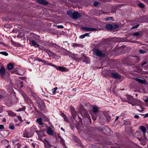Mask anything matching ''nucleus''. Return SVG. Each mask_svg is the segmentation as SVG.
<instances>
[{
    "mask_svg": "<svg viewBox=\"0 0 148 148\" xmlns=\"http://www.w3.org/2000/svg\"><path fill=\"white\" fill-rule=\"evenodd\" d=\"M122 100L123 101H127L129 103L131 104L133 106L135 105L136 99H134L132 96L127 97L126 98L122 99Z\"/></svg>",
    "mask_w": 148,
    "mask_h": 148,
    "instance_id": "obj_1",
    "label": "nucleus"
},
{
    "mask_svg": "<svg viewBox=\"0 0 148 148\" xmlns=\"http://www.w3.org/2000/svg\"><path fill=\"white\" fill-rule=\"evenodd\" d=\"M22 95L26 103L28 104L31 105L32 106H34V104L32 102V100L29 97L26 93L23 92L22 94Z\"/></svg>",
    "mask_w": 148,
    "mask_h": 148,
    "instance_id": "obj_2",
    "label": "nucleus"
},
{
    "mask_svg": "<svg viewBox=\"0 0 148 148\" xmlns=\"http://www.w3.org/2000/svg\"><path fill=\"white\" fill-rule=\"evenodd\" d=\"M93 52L97 56L100 57H103L105 56V54L102 53L101 51L97 49H95L94 50Z\"/></svg>",
    "mask_w": 148,
    "mask_h": 148,
    "instance_id": "obj_3",
    "label": "nucleus"
},
{
    "mask_svg": "<svg viewBox=\"0 0 148 148\" xmlns=\"http://www.w3.org/2000/svg\"><path fill=\"white\" fill-rule=\"evenodd\" d=\"M42 50H43L45 52L47 53L48 55L50 56H51L52 57H56L57 56V55L54 53L53 52L51 51V50L49 49H42Z\"/></svg>",
    "mask_w": 148,
    "mask_h": 148,
    "instance_id": "obj_4",
    "label": "nucleus"
},
{
    "mask_svg": "<svg viewBox=\"0 0 148 148\" xmlns=\"http://www.w3.org/2000/svg\"><path fill=\"white\" fill-rule=\"evenodd\" d=\"M39 109L40 110H42L43 108L45 107V104L42 100L40 99V102L38 105Z\"/></svg>",
    "mask_w": 148,
    "mask_h": 148,
    "instance_id": "obj_5",
    "label": "nucleus"
},
{
    "mask_svg": "<svg viewBox=\"0 0 148 148\" xmlns=\"http://www.w3.org/2000/svg\"><path fill=\"white\" fill-rule=\"evenodd\" d=\"M81 28L82 30L86 31H94L97 30V28L88 27H82Z\"/></svg>",
    "mask_w": 148,
    "mask_h": 148,
    "instance_id": "obj_6",
    "label": "nucleus"
},
{
    "mask_svg": "<svg viewBox=\"0 0 148 148\" xmlns=\"http://www.w3.org/2000/svg\"><path fill=\"white\" fill-rule=\"evenodd\" d=\"M5 73L4 68L3 66H1L0 69V75L2 78L5 79L4 76Z\"/></svg>",
    "mask_w": 148,
    "mask_h": 148,
    "instance_id": "obj_7",
    "label": "nucleus"
},
{
    "mask_svg": "<svg viewBox=\"0 0 148 148\" xmlns=\"http://www.w3.org/2000/svg\"><path fill=\"white\" fill-rule=\"evenodd\" d=\"M3 100L4 101L6 105L8 106H10L12 105V101L10 98H8L7 97H5Z\"/></svg>",
    "mask_w": 148,
    "mask_h": 148,
    "instance_id": "obj_8",
    "label": "nucleus"
},
{
    "mask_svg": "<svg viewBox=\"0 0 148 148\" xmlns=\"http://www.w3.org/2000/svg\"><path fill=\"white\" fill-rule=\"evenodd\" d=\"M54 67L57 70L61 71L62 72L66 71H67V69L64 66H58L55 65Z\"/></svg>",
    "mask_w": 148,
    "mask_h": 148,
    "instance_id": "obj_9",
    "label": "nucleus"
},
{
    "mask_svg": "<svg viewBox=\"0 0 148 148\" xmlns=\"http://www.w3.org/2000/svg\"><path fill=\"white\" fill-rule=\"evenodd\" d=\"M73 14L72 17L73 19H77L82 17L81 15L77 12H73Z\"/></svg>",
    "mask_w": 148,
    "mask_h": 148,
    "instance_id": "obj_10",
    "label": "nucleus"
},
{
    "mask_svg": "<svg viewBox=\"0 0 148 148\" xmlns=\"http://www.w3.org/2000/svg\"><path fill=\"white\" fill-rule=\"evenodd\" d=\"M134 79L142 84H145L147 83L146 81L144 79H141L137 78H135Z\"/></svg>",
    "mask_w": 148,
    "mask_h": 148,
    "instance_id": "obj_11",
    "label": "nucleus"
},
{
    "mask_svg": "<svg viewBox=\"0 0 148 148\" xmlns=\"http://www.w3.org/2000/svg\"><path fill=\"white\" fill-rule=\"evenodd\" d=\"M46 132L47 134L51 136L53 135L54 133L52 128L50 126L47 128Z\"/></svg>",
    "mask_w": 148,
    "mask_h": 148,
    "instance_id": "obj_12",
    "label": "nucleus"
},
{
    "mask_svg": "<svg viewBox=\"0 0 148 148\" xmlns=\"http://www.w3.org/2000/svg\"><path fill=\"white\" fill-rule=\"evenodd\" d=\"M29 44L31 45V46H33L35 47H39L40 46L39 44L34 40L31 41V42L29 43Z\"/></svg>",
    "mask_w": 148,
    "mask_h": 148,
    "instance_id": "obj_13",
    "label": "nucleus"
},
{
    "mask_svg": "<svg viewBox=\"0 0 148 148\" xmlns=\"http://www.w3.org/2000/svg\"><path fill=\"white\" fill-rule=\"evenodd\" d=\"M111 75L112 77L115 78L120 79L121 78V76L117 73H112Z\"/></svg>",
    "mask_w": 148,
    "mask_h": 148,
    "instance_id": "obj_14",
    "label": "nucleus"
},
{
    "mask_svg": "<svg viewBox=\"0 0 148 148\" xmlns=\"http://www.w3.org/2000/svg\"><path fill=\"white\" fill-rule=\"evenodd\" d=\"M38 3L46 5L49 4L48 2L45 0H36Z\"/></svg>",
    "mask_w": 148,
    "mask_h": 148,
    "instance_id": "obj_15",
    "label": "nucleus"
},
{
    "mask_svg": "<svg viewBox=\"0 0 148 148\" xmlns=\"http://www.w3.org/2000/svg\"><path fill=\"white\" fill-rule=\"evenodd\" d=\"M57 134L58 138L60 139V141L61 143L64 147H65L66 145L64 143V140L62 138L61 136L59 135L58 134Z\"/></svg>",
    "mask_w": 148,
    "mask_h": 148,
    "instance_id": "obj_16",
    "label": "nucleus"
},
{
    "mask_svg": "<svg viewBox=\"0 0 148 148\" xmlns=\"http://www.w3.org/2000/svg\"><path fill=\"white\" fill-rule=\"evenodd\" d=\"M83 62H85L86 64L88 63L89 59V58L88 57L86 56L85 54L83 55Z\"/></svg>",
    "mask_w": 148,
    "mask_h": 148,
    "instance_id": "obj_17",
    "label": "nucleus"
},
{
    "mask_svg": "<svg viewBox=\"0 0 148 148\" xmlns=\"http://www.w3.org/2000/svg\"><path fill=\"white\" fill-rule=\"evenodd\" d=\"M142 102L140 100L136 99L135 102V105H138L139 106L141 109H143V108L140 105H142Z\"/></svg>",
    "mask_w": 148,
    "mask_h": 148,
    "instance_id": "obj_18",
    "label": "nucleus"
},
{
    "mask_svg": "<svg viewBox=\"0 0 148 148\" xmlns=\"http://www.w3.org/2000/svg\"><path fill=\"white\" fill-rule=\"evenodd\" d=\"M75 141L76 142V143L77 144V145L81 147H82L83 145H82L79 139L78 138H77L75 139Z\"/></svg>",
    "mask_w": 148,
    "mask_h": 148,
    "instance_id": "obj_19",
    "label": "nucleus"
},
{
    "mask_svg": "<svg viewBox=\"0 0 148 148\" xmlns=\"http://www.w3.org/2000/svg\"><path fill=\"white\" fill-rule=\"evenodd\" d=\"M140 128L141 131L143 133V135L145 137V133L146 132V129L145 127L143 126H141L140 127Z\"/></svg>",
    "mask_w": 148,
    "mask_h": 148,
    "instance_id": "obj_20",
    "label": "nucleus"
},
{
    "mask_svg": "<svg viewBox=\"0 0 148 148\" xmlns=\"http://www.w3.org/2000/svg\"><path fill=\"white\" fill-rule=\"evenodd\" d=\"M44 63V64L45 65H50L51 66L53 67H54V66H55V65L53 64L52 63H49L48 62L45 61L44 60V62H43Z\"/></svg>",
    "mask_w": 148,
    "mask_h": 148,
    "instance_id": "obj_21",
    "label": "nucleus"
},
{
    "mask_svg": "<svg viewBox=\"0 0 148 148\" xmlns=\"http://www.w3.org/2000/svg\"><path fill=\"white\" fill-rule=\"evenodd\" d=\"M105 28L109 30H112V24H107L105 26Z\"/></svg>",
    "mask_w": 148,
    "mask_h": 148,
    "instance_id": "obj_22",
    "label": "nucleus"
},
{
    "mask_svg": "<svg viewBox=\"0 0 148 148\" xmlns=\"http://www.w3.org/2000/svg\"><path fill=\"white\" fill-rule=\"evenodd\" d=\"M32 136L29 132H27L24 133L23 134V137L26 138H29L31 137Z\"/></svg>",
    "mask_w": 148,
    "mask_h": 148,
    "instance_id": "obj_23",
    "label": "nucleus"
},
{
    "mask_svg": "<svg viewBox=\"0 0 148 148\" xmlns=\"http://www.w3.org/2000/svg\"><path fill=\"white\" fill-rule=\"evenodd\" d=\"M36 122L40 125H42L43 123L42 122V119L41 118H38L36 120Z\"/></svg>",
    "mask_w": 148,
    "mask_h": 148,
    "instance_id": "obj_24",
    "label": "nucleus"
},
{
    "mask_svg": "<svg viewBox=\"0 0 148 148\" xmlns=\"http://www.w3.org/2000/svg\"><path fill=\"white\" fill-rule=\"evenodd\" d=\"M43 142L45 144L46 147H47L48 146L50 147H51L52 146V145L50 144L49 143L47 140H46L45 142Z\"/></svg>",
    "mask_w": 148,
    "mask_h": 148,
    "instance_id": "obj_25",
    "label": "nucleus"
},
{
    "mask_svg": "<svg viewBox=\"0 0 148 148\" xmlns=\"http://www.w3.org/2000/svg\"><path fill=\"white\" fill-rule=\"evenodd\" d=\"M13 64L11 63H10L8 64L7 68L9 70H11L13 68Z\"/></svg>",
    "mask_w": 148,
    "mask_h": 148,
    "instance_id": "obj_26",
    "label": "nucleus"
},
{
    "mask_svg": "<svg viewBox=\"0 0 148 148\" xmlns=\"http://www.w3.org/2000/svg\"><path fill=\"white\" fill-rule=\"evenodd\" d=\"M93 111L94 113L97 112L98 111V108L96 106H94L92 108Z\"/></svg>",
    "mask_w": 148,
    "mask_h": 148,
    "instance_id": "obj_27",
    "label": "nucleus"
},
{
    "mask_svg": "<svg viewBox=\"0 0 148 148\" xmlns=\"http://www.w3.org/2000/svg\"><path fill=\"white\" fill-rule=\"evenodd\" d=\"M105 116L106 119L107 121L108 122H109L111 120V117L108 114H106L105 115Z\"/></svg>",
    "mask_w": 148,
    "mask_h": 148,
    "instance_id": "obj_28",
    "label": "nucleus"
},
{
    "mask_svg": "<svg viewBox=\"0 0 148 148\" xmlns=\"http://www.w3.org/2000/svg\"><path fill=\"white\" fill-rule=\"evenodd\" d=\"M119 27V25L117 24H112V29H117Z\"/></svg>",
    "mask_w": 148,
    "mask_h": 148,
    "instance_id": "obj_29",
    "label": "nucleus"
},
{
    "mask_svg": "<svg viewBox=\"0 0 148 148\" xmlns=\"http://www.w3.org/2000/svg\"><path fill=\"white\" fill-rule=\"evenodd\" d=\"M9 128L11 130H13L14 129V127L12 123H10L9 127Z\"/></svg>",
    "mask_w": 148,
    "mask_h": 148,
    "instance_id": "obj_30",
    "label": "nucleus"
},
{
    "mask_svg": "<svg viewBox=\"0 0 148 148\" xmlns=\"http://www.w3.org/2000/svg\"><path fill=\"white\" fill-rule=\"evenodd\" d=\"M73 47H82V45L81 44H79L77 43H74L73 44Z\"/></svg>",
    "mask_w": 148,
    "mask_h": 148,
    "instance_id": "obj_31",
    "label": "nucleus"
},
{
    "mask_svg": "<svg viewBox=\"0 0 148 148\" xmlns=\"http://www.w3.org/2000/svg\"><path fill=\"white\" fill-rule=\"evenodd\" d=\"M67 14L68 15H69L71 17H72V15L73 14V12L71 10H68L67 12Z\"/></svg>",
    "mask_w": 148,
    "mask_h": 148,
    "instance_id": "obj_32",
    "label": "nucleus"
},
{
    "mask_svg": "<svg viewBox=\"0 0 148 148\" xmlns=\"http://www.w3.org/2000/svg\"><path fill=\"white\" fill-rule=\"evenodd\" d=\"M8 141L7 140H6L5 139H4L3 140H2L1 141V143L2 144L5 145V144H7L8 143Z\"/></svg>",
    "mask_w": 148,
    "mask_h": 148,
    "instance_id": "obj_33",
    "label": "nucleus"
},
{
    "mask_svg": "<svg viewBox=\"0 0 148 148\" xmlns=\"http://www.w3.org/2000/svg\"><path fill=\"white\" fill-rule=\"evenodd\" d=\"M49 45L50 46H51L53 47H58V46L56 44H54L53 43H50Z\"/></svg>",
    "mask_w": 148,
    "mask_h": 148,
    "instance_id": "obj_34",
    "label": "nucleus"
},
{
    "mask_svg": "<svg viewBox=\"0 0 148 148\" xmlns=\"http://www.w3.org/2000/svg\"><path fill=\"white\" fill-rule=\"evenodd\" d=\"M12 44L13 45H14L15 47H19L20 46L19 45L17 42H12Z\"/></svg>",
    "mask_w": 148,
    "mask_h": 148,
    "instance_id": "obj_35",
    "label": "nucleus"
},
{
    "mask_svg": "<svg viewBox=\"0 0 148 148\" xmlns=\"http://www.w3.org/2000/svg\"><path fill=\"white\" fill-rule=\"evenodd\" d=\"M0 54H2L5 56H7L8 55V53L6 51L0 52Z\"/></svg>",
    "mask_w": 148,
    "mask_h": 148,
    "instance_id": "obj_36",
    "label": "nucleus"
},
{
    "mask_svg": "<svg viewBox=\"0 0 148 148\" xmlns=\"http://www.w3.org/2000/svg\"><path fill=\"white\" fill-rule=\"evenodd\" d=\"M138 6L141 8H144L145 7V5L142 3H139L138 4Z\"/></svg>",
    "mask_w": 148,
    "mask_h": 148,
    "instance_id": "obj_37",
    "label": "nucleus"
},
{
    "mask_svg": "<svg viewBox=\"0 0 148 148\" xmlns=\"http://www.w3.org/2000/svg\"><path fill=\"white\" fill-rule=\"evenodd\" d=\"M133 35L134 36H138L140 35V34L138 32H136L133 34Z\"/></svg>",
    "mask_w": 148,
    "mask_h": 148,
    "instance_id": "obj_38",
    "label": "nucleus"
},
{
    "mask_svg": "<svg viewBox=\"0 0 148 148\" xmlns=\"http://www.w3.org/2000/svg\"><path fill=\"white\" fill-rule=\"evenodd\" d=\"M140 53L141 54H144L147 52V51L145 50H143L141 49H140L139 51Z\"/></svg>",
    "mask_w": 148,
    "mask_h": 148,
    "instance_id": "obj_39",
    "label": "nucleus"
},
{
    "mask_svg": "<svg viewBox=\"0 0 148 148\" xmlns=\"http://www.w3.org/2000/svg\"><path fill=\"white\" fill-rule=\"evenodd\" d=\"M70 125L72 129H73L74 128L75 125L74 123L73 122L70 123Z\"/></svg>",
    "mask_w": 148,
    "mask_h": 148,
    "instance_id": "obj_40",
    "label": "nucleus"
},
{
    "mask_svg": "<svg viewBox=\"0 0 148 148\" xmlns=\"http://www.w3.org/2000/svg\"><path fill=\"white\" fill-rule=\"evenodd\" d=\"M57 88V87H55L52 89V93L53 95H54L55 94Z\"/></svg>",
    "mask_w": 148,
    "mask_h": 148,
    "instance_id": "obj_41",
    "label": "nucleus"
},
{
    "mask_svg": "<svg viewBox=\"0 0 148 148\" xmlns=\"http://www.w3.org/2000/svg\"><path fill=\"white\" fill-rule=\"evenodd\" d=\"M64 120L67 123H69V119L67 118V117L66 116L64 118Z\"/></svg>",
    "mask_w": 148,
    "mask_h": 148,
    "instance_id": "obj_42",
    "label": "nucleus"
},
{
    "mask_svg": "<svg viewBox=\"0 0 148 148\" xmlns=\"http://www.w3.org/2000/svg\"><path fill=\"white\" fill-rule=\"evenodd\" d=\"M124 124L125 125H130L131 124V123L130 121H127L125 122Z\"/></svg>",
    "mask_w": 148,
    "mask_h": 148,
    "instance_id": "obj_43",
    "label": "nucleus"
},
{
    "mask_svg": "<svg viewBox=\"0 0 148 148\" xmlns=\"http://www.w3.org/2000/svg\"><path fill=\"white\" fill-rule=\"evenodd\" d=\"M113 19V17H112L106 18L105 19V21H108L110 20H112Z\"/></svg>",
    "mask_w": 148,
    "mask_h": 148,
    "instance_id": "obj_44",
    "label": "nucleus"
},
{
    "mask_svg": "<svg viewBox=\"0 0 148 148\" xmlns=\"http://www.w3.org/2000/svg\"><path fill=\"white\" fill-rule=\"evenodd\" d=\"M8 114L11 115H14L15 114L13 112H12L11 111H8Z\"/></svg>",
    "mask_w": 148,
    "mask_h": 148,
    "instance_id": "obj_45",
    "label": "nucleus"
},
{
    "mask_svg": "<svg viewBox=\"0 0 148 148\" xmlns=\"http://www.w3.org/2000/svg\"><path fill=\"white\" fill-rule=\"evenodd\" d=\"M36 60L38 61L39 62H44V60L40 59L39 58H37Z\"/></svg>",
    "mask_w": 148,
    "mask_h": 148,
    "instance_id": "obj_46",
    "label": "nucleus"
},
{
    "mask_svg": "<svg viewBox=\"0 0 148 148\" xmlns=\"http://www.w3.org/2000/svg\"><path fill=\"white\" fill-rule=\"evenodd\" d=\"M5 97L4 96L0 95V100L2 99L3 100Z\"/></svg>",
    "mask_w": 148,
    "mask_h": 148,
    "instance_id": "obj_47",
    "label": "nucleus"
},
{
    "mask_svg": "<svg viewBox=\"0 0 148 148\" xmlns=\"http://www.w3.org/2000/svg\"><path fill=\"white\" fill-rule=\"evenodd\" d=\"M139 26V24H137V25H136V26H134L132 28V29H134V28H138Z\"/></svg>",
    "mask_w": 148,
    "mask_h": 148,
    "instance_id": "obj_48",
    "label": "nucleus"
},
{
    "mask_svg": "<svg viewBox=\"0 0 148 148\" xmlns=\"http://www.w3.org/2000/svg\"><path fill=\"white\" fill-rule=\"evenodd\" d=\"M17 117L18 118L19 120L21 121V122H22L23 121L21 116H17Z\"/></svg>",
    "mask_w": 148,
    "mask_h": 148,
    "instance_id": "obj_49",
    "label": "nucleus"
},
{
    "mask_svg": "<svg viewBox=\"0 0 148 148\" xmlns=\"http://www.w3.org/2000/svg\"><path fill=\"white\" fill-rule=\"evenodd\" d=\"M85 37V36L84 34H83L81 35L79 37V38L81 39H83Z\"/></svg>",
    "mask_w": 148,
    "mask_h": 148,
    "instance_id": "obj_50",
    "label": "nucleus"
},
{
    "mask_svg": "<svg viewBox=\"0 0 148 148\" xmlns=\"http://www.w3.org/2000/svg\"><path fill=\"white\" fill-rule=\"evenodd\" d=\"M147 63V62H142L140 63V64L142 66H143L144 65L146 64Z\"/></svg>",
    "mask_w": 148,
    "mask_h": 148,
    "instance_id": "obj_51",
    "label": "nucleus"
},
{
    "mask_svg": "<svg viewBox=\"0 0 148 148\" xmlns=\"http://www.w3.org/2000/svg\"><path fill=\"white\" fill-rule=\"evenodd\" d=\"M17 148H21V144L19 143H18L17 144Z\"/></svg>",
    "mask_w": 148,
    "mask_h": 148,
    "instance_id": "obj_52",
    "label": "nucleus"
},
{
    "mask_svg": "<svg viewBox=\"0 0 148 148\" xmlns=\"http://www.w3.org/2000/svg\"><path fill=\"white\" fill-rule=\"evenodd\" d=\"M56 26H57V27L59 29L62 28H64V27L62 25H56Z\"/></svg>",
    "mask_w": 148,
    "mask_h": 148,
    "instance_id": "obj_53",
    "label": "nucleus"
},
{
    "mask_svg": "<svg viewBox=\"0 0 148 148\" xmlns=\"http://www.w3.org/2000/svg\"><path fill=\"white\" fill-rule=\"evenodd\" d=\"M4 129V126L2 125H0V130L3 129Z\"/></svg>",
    "mask_w": 148,
    "mask_h": 148,
    "instance_id": "obj_54",
    "label": "nucleus"
},
{
    "mask_svg": "<svg viewBox=\"0 0 148 148\" xmlns=\"http://www.w3.org/2000/svg\"><path fill=\"white\" fill-rule=\"evenodd\" d=\"M98 129L99 130L101 131H103V128L101 127H98Z\"/></svg>",
    "mask_w": 148,
    "mask_h": 148,
    "instance_id": "obj_55",
    "label": "nucleus"
},
{
    "mask_svg": "<svg viewBox=\"0 0 148 148\" xmlns=\"http://www.w3.org/2000/svg\"><path fill=\"white\" fill-rule=\"evenodd\" d=\"M98 4H99L97 2H95L94 3V5H95V6L97 5H98Z\"/></svg>",
    "mask_w": 148,
    "mask_h": 148,
    "instance_id": "obj_56",
    "label": "nucleus"
},
{
    "mask_svg": "<svg viewBox=\"0 0 148 148\" xmlns=\"http://www.w3.org/2000/svg\"><path fill=\"white\" fill-rule=\"evenodd\" d=\"M134 118L136 119H138L139 118V117L138 115H136L134 116Z\"/></svg>",
    "mask_w": 148,
    "mask_h": 148,
    "instance_id": "obj_57",
    "label": "nucleus"
},
{
    "mask_svg": "<svg viewBox=\"0 0 148 148\" xmlns=\"http://www.w3.org/2000/svg\"><path fill=\"white\" fill-rule=\"evenodd\" d=\"M116 12V10L115 9H112L111 11V12L112 13H115V12Z\"/></svg>",
    "mask_w": 148,
    "mask_h": 148,
    "instance_id": "obj_58",
    "label": "nucleus"
},
{
    "mask_svg": "<svg viewBox=\"0 0 148 148\" xmlns=\"http://www.w3.org/2000/svg\"><path fill=\"white\" fill-rule=\"evenodd\" d=\"M144 101L146 103H147L148 102V98L147 97L146 99H144Z\"/></svg>",
    "mask_w": 148,
    "mask_h": 148,
    "instance_id": "obj_59",
    "label": "nucleus"
},
{
    "mask_svg": "<svg viewBox=\"0 0 148 148\" xmlns=\"http://www.w3.org/2000/svg\"><path fill=\"white\" fill-rule=\"evenodd\" d=\"M84 34L85 36V37L86 36H89V34L88 33H86Z\"/></svg>",
    "mask_w": 148,
    "mask_h": 148,
    "instance_id": "obj_60",
    "label": "nucleus"
},
{
    "mask_svg": "<svg viewBox=\"0 0 148 148\" xmlns=\"http://www.w3.org/2000/svg\"><path fill=\"white\" fill-rule=\"evenodd\" d=\"M45 129H42L40 130V132H45Z\"/></svg>",
    "mask_w": 148,
    "mask_h": 148,
    "instance_id": "obj_61",
    "label": "nucleus"
},
{
    "mask_svg": "<svg viewBox=\"0 0 148 148\" xmlns=\"http://www.w3.org/2000/svg\"><path fill=\"white\" fill-rule=\"evenodd\" d=\"M61 115L63 118L66 116V115L64 113H62Z\"/></svg>",
    "mask_w": 148,
    "mask_h": 148,
    "instance_id": "obj_62",
    "label": "nucleus"
},
{
    "mask_svg": "<svg viewBox=\"0 0 148 148\" xmlns=\"http://www.w3.org/2000/svg\"><path fill=\"white\" fill-rule=\"evenodd\" d=\"M71 110H72L73 111H74V109L73 107H71Z\"/></svg>",
    "mask_w": 148,
    "mask_h": 148,
    "instance_id": "obj_63",
    "label": "nucleus"
},
{
    "mask_svg": "<svg viewBox=\"0 0 148 148\" xmlns=\"http://www.w3.org/2000/svg\"><path fill=\"white\" fill-rule=\"evenodd\" d=\"M148 117V113H147L145 115V116H144V118H145V117Z\"/></svg>",
    "mask_w": 148,
    "mask_h": 148,
    "instance_id": "obj_64",
    "label": "nucleus"
}]
</instances>
